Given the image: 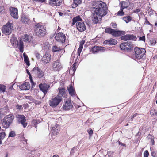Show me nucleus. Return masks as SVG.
<instances>
[{
  "instance_id": "46",
  "label": "nucleus",
  "mask_w": 157,
  "mask_h": 157,
  "mask_svg": "<svg viewBox=\"0 0 157 157\" xmlns=\"http://www.w3.org/2000/svg\"><path fill=\"white\" fill-rule=\"evenodd\" d=\"M114 152L111 151H108L107 154L109 156L112 157L113 155Z\"/></svg>"
},
{
  "instance_id": "6",
  "label": "nucleus",
  "mask_w": 157,
  "mask_h": 157,
  "mask_svg": "<svg viewBox=\"0 0 157 157\" xmlns=\"http://www.w3.org/2000/svg\"><path fill=\"white\" fill-rule=\"evenodd\" d=\"M13 26V24L10 23L9 22L8 23L5 25L3 26L2 29V33L6 35L10 34L12 32Z\"/></svg>"
},
{
  "instance_id": "61",
  "label": "nucleus",
  "mask_w": 157,
  "mask_h": 157,
  "mask_svg": "<svg viewBox=\"0 0 157 157\" xmlns=\"http://www.w3.org/2000/svg\"><path fill=\"white\" fill-rule=\"evenodd\" d=\"M36 57H37V58H40V55L38 53H36Z\"/></svg>"
},
{
  "instance_id": "3",
  "label": "nucleus",
  "mask_w": 157,
  "mask_h": 157,
  "mask_svg": "<svg viewBox=\"0 0 157 157\" xmlns=\"http://www.w3.org/2000/svg\"><path fill=\"white\" fill-rule=\"evenodd\" d=\"M135 52V57L134 59L136 60L137 62H139L140 61H138L139 60L142 59L144 55L145 54L146 51L145 49L143 48H139L137 47H136L134 49Z\"/></svg>"
},
{
  "instance_id": "42",
  "label": "nucleus",
  "mask_w": 157,
  "mask_h": 157,
  "mask_svg": "<svg viewBox=\"0 0 157 157\" xmlns=\"http://www.w3.org/2000/svg\"><path fill=\"white\" fill-rule=\"evenodd\" d=\"M150 114L152 115L157 116V111L154 109H152L150 111Z\"/></svg>"
},
{
  "instance_id": "13",
  "label": "nucleus",
  "mask_w": 157,
  "mask_h": 157,
  "mask_svg": "<svg viewBox=\"0 0 157 157\" xmlns=\"http://www.w3.org/2000/svg\"><path fill=\"white\" fill-rule=\"evenodd\" d=\"M11 16L14 18L17 19L18 18V14L17 9L15 7H11L9 9Z\"/></svg>"
},
{
  "instance_id": "17",
  "label": "nucleus",
  "mask_w": 157,
  "mask_h": 157,
  "mask_svg": "<svg viewBox=\"0 0 157 157\" xmlns=\"http://www.w3.org/2000/svg\"><path fill=\"white\" fill-rule=\"evenodd\" d=\"M51 132L53 135L55 136L57 135L59 131V127L57 124L55 126L52 125L51 127Z\"/></svg>"
},
{
  "instance_id": "7",
  "label": "nucleus",
  "mask_w": 157,
  "mask_h": 157,
  "mask_svg": "<svg viewBox=\"0 0 157 157\" xmlns=\"http://www.w3.org/2000/svg\"><path fill=\"white\" fill-rule=\"evenodd\" d=\"M16 118L19 124H21L24 128L26 127L28 123L26 122V117L24 115H17L16 116Z\"/></svg>"
},
{
  "instance_id": "64",
  "label": "nucleus",
  "mask_w": 157,
  "mask_h": 157,
  "mask_svg": "<svg viewBox=\"0 0 157 157\" xmlns=\"http://www.w3.org/2000/svg\"><path fill=\"white\" fill-rule=\"evenodd\" d=\"M59 13L60 16H62L63 14V13L60 12H59Z\"/></svg>"
},
{
  "instance_id": "5",
  "label": "nucleus",
  "mask_w": 157,
  "mask_h": 157,
  "mask_svg": "<svg viewBox=\"0 0 157 157\" xmlns=\"http://www.w3.org/2000/svg\"><path fill=\"white\" fill-rule=\"evenodd\" d=\"M105 32L106 33L110 34L114 36H117L124 35L125 32L124 31H116L111 28H107L105 29Z\"/></svg>"
},
{
  "instance_id": "25",
  "label": "nucleus",
  "mask_w": 157,
  "mask_h": 157,
  "mask_svg": "<svg viewBox=\"0 0 157 157\" xmlns=\"http://www.w3.org/2000/svg\"><path fill=\"white\" fill-rule=\"evenodd\" d=\"M3 119L11 124L14 119V116L13 115H8L5 117Z\"/></svg>"
},
{
  "instance_id": "18",
  "label": "nucleus",
  "mask_w": 157,
  "mask_h": 157,
  "mask_svg": "<svg viewBox=\"0 0 157 157\" xmlns=\"http://www.w3.org/2000/svg\"><path fill=\"white\" fill-rule=\"evenodd\" d=\"M59 90L58 96L59 98H67L66 92L65 89L64 88H59Z\"/></svg>"
},
{
  "instance_id": "62",
  "label": "nucleus",
  "mask_w": 157,
  "mask_h": 157,
  "mask_svg": "<svg viewBox=\"0 0 157 157\" xmlns=\"http://www.w3.org/2000/svg\"><path fill=\"white\" fill-rule=\"evenodd\" d=\"M156 43V40H153L152 41V45H154Z\"/></svg>"
},
{
  "instance_id": "55",
  "label": "nucleus",
  "mask_w": 157,
  "mask_h": 157,
  "mask_svg": "<svg viewBox=\"0 0 157 157\" xmlns=\"http://www.w3.org/2000/svg\"><path fill=\"white\" fill-rule=\"evenodd\" d=\"M30 80L31 83L32 84L33 86H35V83H34L33 81L32 78H30Z\"/></svg>"
},
{
  "instance_id": "43",
  "label": "nucleus",
  "mask_w": 157,
  "mask_h": 157,
  "mask_svg": "<svg viewBox=\"0 0 157 157\" xmlns=\"http://www.w3.org/2000/svg\"><path fill=\"white\" fill-rule=\"evenodd\" d=\"M40 121L39 119H36V120H33L32 121V124H34L35 125H36L40 123Z\"/></svg>"
},
{
  "instance_id": "56",
  "label": "nucleus",
  "mask_w": 157,
  "mask_h": 157,
  "mask_svg": "<svg viewBox=\"0 0 157 157\" xmlns=\"http://www.w3.org/2000/svg\"><path fill=\"white\" fill-rule=\"evenodd\" d=\"M111 25L113 28H116L117 26V24L113 22L111 23Z\"/></svg>"
},
{
  "instance_id": "33",
  "label": "nucleus",
  "mask_w": 157,
  "mask_h": 157,
  "mask_svg": "<svg viewBox=\"0 0 157 157\" xmlns=\"http://www.w3.org/2000/svg\"><path fill=\"white\" fill-rule=\"evenodd\" d=\"M49 47V45L48 43L47 42H46L44 43L42 46L43 49L46 51H47L48 50Z\"/></svg>"
},
{
  "instance_id": "19",
  "label": "nucleus",
  "mask_w": 157,
  "mask_h": 157,
  "mask_svg": "<svg viewBox=\"0 0 157 157\" xmlns=\"http://www.w3.org/2000/svg\"><path fill=\"white\" fill-rule=\"evenodd\" d=\"M105 50V48L103 47L95 46L92 49V52L93 53H96L99 51H104Z\"/></svg>"
},
{
  "instance_id": "38",
  "label": "nucleus",
  "mask_w": 157,
  "mask_h": 157,
  "mask_svg": "<svg viewBox=\"0 0 157 157\" xmlns=\"http://www.w3.org/2000/svg\"><path fill=\"white\" fill-rule=\"evenodd\" d=\"M123 19L126 23H128L131 21V17L130 16H127L124 17Z\"/></svg>"
},
{
  "instance_id": "8",
  "label": "nucleus",
  "mask_w": 157,
  "mask_h": 157,
  "mask_svg": "<svg viewBox=\"0 0 157 157\" xmlns=\"http://www.w3.org/2000/svg\"><path fill=\"white\" fill-rule=\"evenodd\" d=\"M133 47L132 43L130 42L123 43L120 45L121 49L125 51L131 50L132 48Z\"/></svg>"
},
{
  "instance_id": "35",
  "label": "nucleus",
  "mask_w": 157,
  "mask_h": 157,
  "mask_svg": "<svg viewBox=\"0 0 157 157\" xmlns=\"http://www.w3.org/2000/svg\"><path fill=\"white\" fill-rule=\"evenodd\" d=\"M76 63H74L72 66L70 70V73L72 72H73V73H74L75 72L76 70Z\"/></svg>"
},
{
  "instance_id": "29",
  "label": "nucleus",
  "mask_w": 157,
  "mask_h": 157,
  "mask_svg": "<svg viewBox=\"0 0 157 157\" xmlns=\"http://www.w3.org/2000/svg\"><path fill=\"white\" fill-rule=\"evenodd\" d=\"M73 3L72 5L73 8L77 7L79 4H80L82 2V0H73Z\"/></svg>"
},
{
  "instance_id": "4",
  "label": "nucleus",
  "mask_w": 157,
  "mask_h": 157,
  "mask_svg": "<svg viewBox=\"0 0 157 157\" xmlns=\"http://www.w3.org/2000/svg\"><path fill=\"white\" fill-rule=\"evenodd\" d=\"M35 31L36 35L39 36H44L46 33V30L43 25L40 23H38L35 25Z\"/></svg>"
},
{
  "instance_id": "26",
  "label": "nucleus",
  "mask_w": 157,
  "mask_h": 157,
  "mask_svg": "<svg viewBox=\"0 0 157 157\" xmlns=\"http://www.w3.org/2000/svg\"><path fill=\"white\" fill-rule=\"evenodd\" d=\"M120 4L121 5V8L122 9L127 8L129 5V2L128 1H122L120 2Z\"/></svg>"
},
{
  "instance_id": "16",
  "label": "nucleus",
  "mask_w": 157,
  "mask_h": 157,
  "mask_svg": "<svg viewBox=\"0 0 157 157\" xmlns=\"http://www.w3.org/2000/svg\"><path fill=\"white\" fill-rule=\"evenodd\" d=\"M39 87L40 90L45 94L47 92L48 90L50 87V86L45 83H44L39 84Z\"/></svg>"
},
{
  "instance_id": "12",
  "label": "nucleus",
  "mask_w": 157,
  "mask_h": 157,
  "mask_svg": "<svg viewBox=\"0 0 157 157\" xmlns=\"http://www.w3.org/2000/svg\"><path fill=\"white\" fill-rule=\"evenodd\" d=\"M62 101V99H51L49 101V105L52 108H55Z\"/></svg>"
},
{
  "instance_id": "20",
  "label": "nucleus",
  "mask_w": 157,
  "mask_h": 157,
  "mask_svg": "<svg viewBox=\"0 0 157 157\" xmlns=\"http://www.w3.org/2000/svg\"><path fill=\"white\" fill-rule=\"evenodd\" d=\"M67 90L69 94L73 97H75L76 92L72 84H70L67 87Z\"/></svg>"
},
{
  "instance_id": "48",
  "label": "nucleus",
  "mask_w": 157,
  "mask_h": 157,
  "mask_svg": "<svg viewBox=\"0 0 157 157\" xmlns=\"http://www.w3.org/2000/svg\"><path fill=\"white\" fill-rule=\"evenodd\" d=\"M117 142L119 144V145L122 146L124 147H126V144H125L121 142L119 140H118Z\"/></svg>"
},
{
  "instance_id": "63",
  "label": "nucleus",
  "mask_w": 157,
  "mask_h": 157,
  "mask_svg": "<svg viewBox=\"0 0 157 157\" xmlns=\"http://www.w3.org/2000/svg\"><path fill=\"white\" fill-rule=\"evenodd\" d=\"M134 117V116L132 115L130 117H129V118H130L131 119V121H132L133 120V118Z\"/></svg>"
},
{
  "instance_id": "52",
  "label": "nucleus",
  "mask_w": 157,
  "mask_h": 157,
  "mask_svg": "<svg viewBox=\"0 0 157 157\" xmlns=\"http://www.w3.org/2000/svg\"><path fill=\"white\" fill-rule=\"evenodd\" d=\"M88 132L90 136H91L93 134V131L92 129H90L88 131Z\"/></svg>"
},
{
  "instance_id": "51",
  "label": "nucleus",
  "mask_w": 157,
  "mask_h": 157,
  "mask_svg": "<svg viewBox=\"0 0 157 157\" xmlns=\"http://www.w3.org/2000/svg\"><path fill=\"white\" fill-rule=\"evenodd\" d=\"M151 155L153 157H156L157 156V155L156 154V152L155 151H154L151 152Z\"/></svg>"
},
{
  "instance_id": "31",
  "label": "nucleus",
  "mask_w": 157,
  "mask_h": 157,
  "mask_svg": "<svg viewBox=\"0 0 157 157\" xmlns=\"http://www.w3.org/2000/svg\"><path fill=\"white\" fill-rule=\"evenodd\" d=\"M23 56L24 59V61L28 66H29L30 65V63L28 56L25 53H23Z\"/></svg>"
},
{
  "instance_id": "57",
  "label": "nucleus",
  "mask_w": 157,
  "mask_h": 157,
  "mask_svg": "<svg viewBox=\"0 0 157 157\" xmlns=\"http://www.w3.org/2000/svg\"><path fill=\"white\" fill-rule=\"evenodd\" d=\"M140 11V10L139 9H137L133 11V12L136 13H137Z\"/></svg>"
},
{
  "instance_id": "37",
  "label": "nucleus",
  "mask_w": 157,
  "mask_h": 157,
  "mask_svg": "<svg viewBox=\"0 0 157 157\" xmlns=\"http://www.w3.org/2000/svg\"><path fill=\"white\" fill-rule=\"evenodd\" d=\"M6 89V86L0 84V92L4 93Z\"/></svg>"
},
{
  "instance_id": "10",
  "label": "nucleus",
  "mask_w": 157,
  "mask_h": 157,
  "mask_svg": "<svg viewBox=\"0 0 157 157\" xmlns=\"http://www.w3.org/2000/svg\"><path fill=\"white\" fill-rule=\"evenodd\" d=\"M55 38L58 42L63 43L65 41L66 36L62 32H59L56 34Z\"/></svg>"
},
{
  "instance_id": "9",
  "label": "nucleus",
  "mask_w": 157,
  "mask_h": 157,
  "mask_svg": "<svg viewBox=\"0 0 157 157\" xmlns=\"http://www.w3.org/2000/svg\"><path fill=\"white\" fill-rule=\"evenodd\" d=\"M76 25L78 30L80 32H83L86 29V26L81 18L79 21L77 22Z\"/></svg>"
},
{
  "instance_id": "50",
  "label": "nucleus",
  "mask_w": 157,
  "mask_h": 157,
  "mask_svg": "<svg viewBox=\"0 0 157 157\" xmlns=\"http://www.w3.org/2000/svg\"><path fill=\"white\" fill-rule=\"evenodd\" d=\"M82 48H82L81 47L80 48H79H79L78 49V52H77L78 56H80V54L82 51Z\"/></svg>"
},
{
  "instance_id": "27",
  "label": "nucleus",
  "mask_w": 157,
  "mask_h": 157,
  "mask_svg": "<svg viewBox=\"0 0 157 157\" xmlns=\"http://www.w3.org/2000/svg\"><path fill=\"white\" fill-rule=\"evenodd\" d=\"M1 124L2 125L3 128L6 129L9 128L10 125V124H9V123H8V122H7L6 121L4 120L3 119L1 121L0 124Z\"/></svg>"
},
{
  "instance_id": "45",
  "label": "nucleus",
  "mask_w": 157,
  "mask_h": 157,
  "mask_svg": "<svg viewBox=\"0 0 157 157\" xmlns=\"http://www.w3.org/2000/svg\"><path fill=\"white\" fill-rule=\"evenodd\" d=\"M31 100H33V102L36 105H39L41 103V101H38V100H35L34 99H31Z\"/></svg>"
},
{
  "instance_id": "22",
  "label": "nucleus",
  "mask_w": 157,
  "mask_h": 157,
  "mask_svg": "<svg viewBox=\"0 0 157 157\" xmlns=\"http://www.w3.org/2000/svg\"><path fill=\"white\" fill-rule=\"evenodd\" d=\"M62 0H49V4L51 6H59L62 2Z\"/></svg>"
},
{
  "instance_id": "15",
  "label": "nucleus",
  "mask_w": 157,
  "mask_h": 157,
  "mask_svg": "<svg viewBox=\"0 0 157 157\" xmlns=\"http://www.w3.org/2000/svg\"><path fill=\"white\" fill-rule=\"evenodd\" d=\"M51 56L50 54L46 53L44 54L42 58V62L44 64L48 63L51 59Z\"/></svg>"
},
{
  "instance_id": "44",
  "label": "nucleus",
  "mask_w": 157,
  "mask_h": 157,
  "mask_svg": "<svg viewBox=\"0 0 157 157\" xmlns=\"http://www.w3.org/2000/svg\"><path fill=\"white\" fill-rule=\"evenodd\" d=\"M6 133L5 132H2L0 133V141H2L1 140H3L5 137Z\"/></svg>"
},
{
  "instance_id": "49",
  "label": "nucleus",
  "mask_w": 157,
  "mask_h": 157,
  "mask_svg": "<svg viewBox=\"0 0 157 157\" xmlns=\"http://www.w3.org/2000/svg\"><path fill=\"white\" fill-rule=\"evenodd\" d=\"M17 109H19V110H21L23 109L22 106L21 105H17L16 106Z\"/></svg>"
},
{
  "instance_id": "14",
  "label": "nucleus",
  "mask_w": 157,
  "mask_h": 157,
  "mask_svg": "<svg viewBox=\"0 0 157 157\" xmlns=\"http://www.w3.org/2000/svg\"><path fill=\"white\" fill-rule=\"evenodd\" d=\"M62 66L58 60L54 62L52 68L54 71H59L62 68Z\"/></svg>"
},
{
  "instance_id": "23",
  "label": "nucleus",
  "mask_w": 157,
  "mask_h": 157,
  "mask_svg": "<svg viewBox=\"0 0 157 157\" xmlns=\"http://www.w3.org/2000/svg\"><path fill=\"white\" fill-rule=\"evenodd\" d=\"M20 88L22 90H29L30 88V85L29 82H24L19 86Z\"/></svg>"
},
{
  "instance_id": "30",
  "label": "nucleus",
  "mask_w": 157,
  "mask_h": 157,
  "mask_svg": "<svg viewBox=\"0 0 157 157\" xmlns=\"http://www.w3.org/2000/svg\"><path fill=\"white\" fill-rule=\"evenodd\" d=\"M21 20L22 22L25 24H26L29 21V19L27 15L23 14L22 15L21 17Z\"/></svg>"
},
{
  "instance_id": "28",
  "label": "nucleus",
  "mask_w": 157,
  "mask_h": 157,
  "mask_svg": "<svg viewBox=\"0 0 157 157\" xmlns=\"http://www.w3.org/2000/svg\"><path fill=\"white\" fill-rule=\"evenodd\" d=\"M34 69L37 71V75L38 78H41L44 76V72L39 68L37 67Z\"/></svg>"
},
{
  "instance_id": "21",
  "label": "nucleus",
  "mask_w": 157,
  "mask_h": 157,
  "mask_svg": "<svg viewBox=\"0 0 157 157\" xmlns=\"http://www.w3.org/2000/svg\"><path fill=\"white\" fill-rule=\"evenodd\" d=\"M121 39L122 40H123L125 41L129 40H136V37L134 36L131 35H126L124 36H122L121 37Z\"/></svg>"
},
{
  "instance_id": "60",
  "label": "nucleus",
  "mask_w": 157,
  "mask_h": 157,
  "mask_svg": "<svg viewBox=\"0 0 157 157\" xmlns=\"http://www.w3.org/2000/svg\"><path fill=\"white\" fill-rule=\"evenodd\" d=\"M73 106H74L76 108H78L80 107V105L76 104H74Z\"/></svg>"
},
{
  "instance_id": "36",
  "label": "nucleus",
  "mask_w": 157,
  "mask_h": 157,
  "mask_svg": "<svg viewBox=\"0 0 157 157\" xmlns=\"http://www.w3.org/2000/svg\"><path fill=\"white\" fill-rule=\"evenodd\" d=\"M149 139H151L150 142L151 144L152 145H153L155 144V142L154 140V137L152 135L149 134L148 136Z\"/></svg>"
},
{
  "instance_id": "58",
  "label": "nucleus",
  "mask_w": 157,
  "mask_h": 157,
  "mask_svg": "<svg viewBox=\"0 0 157 157\" xmlns=\"http://www.w3.org/2000/svg\"><path fill=\"white\" fill-rule=\"evenodd\" d=\"M33 1L37 2H44V0H33Z\"/></svg>"
},
{
  "instance_id": "11",
  "label": "nucleus",
  "mask_w": 157,
  "mask_h": 157,
  "mask_svg": "<svg viewBox=\"0 0 157 157\" xmlns=\"http://www.w3.org/2000/svg\"><path fill=\"white\" fill-rule=\"evenodd\" d=\"M69 100H66L64 104L63 105L62 108L65 111H68L71 109L73 106L72 105L71 99H68Z\"/></svg>"
},
{
  "instance_id": "34",
  "label": "nucleus",
  "mask_w": 157,
  "mask_h": 157,
  "mask_svg": "<svg viewBox=\"0 0 157 157\" xmlns=\"http://www.w3.org/2000/svg\"><path fill=\"white\" fill-rule=\"evenodd\" d=\"M80 19V18L79 16L76 17L73 19V22L72 24L73 25H74L75 23H77L78 21H79V20Z\"/></svg>"
},
{
  "instance_id": "41",
  "label": "nucleus",
  "mask_w": 157,
  "mask_h": 157,
  "mask_svg": "<svg viewBox=\"0 0 157 157\" xmlns=\"http://www.w3.org/2000/svg\"><path fill=\"white\" fill-rule=\"evenodd\" d=\"M124 9H122V8L117 13V15L118 16H122L124 15V13L123 11Z\"/></svg>"
},
{
  "instance_id": "1",
  "label": "nucleus",
  "mask_w": 157,
  "mask_h": 157,
  "mask_svg": "<svg viewBox=\"0 0 157 157\" xmlns=\"http://www.w3.org/2000/svg\"><path fill=\"white\" fill-rule=\"evenodd\" d=\"M107 13V9L105 3L101 1L96 2L93 19L94 23L97 24L100 22L102 17L106 15Z\"/></svg>"
},
{
  "instance_id": "24",
  "label": "nucleus",
  "mask_w": 157,
  "mask_h": 157,
  "mask_svg": "<svg viewBox=\"0 0 157 157\" xmlns=\"http://www.w3.org/2000/svg\"><path fill=\"white\" fill-rule=\"evenodd\" d=\"M117 41L116 40L112 39H110L104 42L105 44H110L114 45L117 44Z\"/></svg>"
},
{
  "instance_id": "54",
  "label": "nucleus",
  "mask_w": 157,
  "mask_h": 157,
  "mask_svg": "<svg viewBox=\"0 0 157 157\" xmlns=\"http://www.w3.org/2000/svg\"><path fill=\"white\" fill-rule=\"evenodd\" d=\"M84 41H82L80 42L79 47H81L82 48H83V46L84 44Z\"/></svg>"
},
{
  "instance_id": "59",
  "label": "nucleus",
  "mask_w": 157,
  "mask_h": 157,
  "mask_svg": "<svg viewBox=\"0 0 157 157\" xmlns=\"http://www.w3.org/2000/svg\"><path fill=\"white\" fill-rule=\"evenodd\" d=\"M23 107H24V109H25L29 107V105L28 104L26 103V104H25L23 105Z\"/></svg>"
},
{
  "instance_id": "32",
  "label": "nucleus",
  "mask_w": 157,
  "mask_h": 157,
  "mask_svg": "<svg viewBox=\"0 0 157 157\" xmlns=\"http://www.w3.org/2000/svg\"><path fill=\"white\" fill-rule=\"evenodd\" d=\"M62 49V48L58 47L56 45L53 46L52 47V52H55L58 51Z\"/></svg>"
},
{
  "instance_id": "39",
  "label": "nucleus",
  "mask_w": 157,
  "mask_h": 157,
  "mask_svg": "<svg viewBox=\"0 0 157 157\" xmlns=\"http://www.w3.org/2000/svg\"><path fill=\"white\" fill-rule=\"evenodd\" d=\"M24 40H22L23 42L24 41L25 42L29 43L30 41V40L29 39V37L27 35L25 36V37L23 39Z\"/></svg>"
},
{
  "instance_id": "40",
  "label": "nucleus",
  "mask_w": 157,
  "mask_h": 157,
  "mask_svg": "<svg viewBox=\"0 0 157 157\" xmlns=\"http://www.w3.org/2000/svg\"><path fill=\"white\" fill-rule=\"evenodd\" d=\"M16 135L15 132L13 131H12L10 132L9 133V137H15Z\"/></svg>"
},
{
  "instance_id": "2",
  "label": "nucleus",
  "mask_w": 157,
  "mask_h": 157,
  "mask_svg": "<svg viewBox=\"0 0 157 157\" xmlns=\"http://www.w3.org/2000/svg\"><path fill=\"white\" fill-rule=\"evenodd\" d=\"M10 42L12 46L16 48L18 47L20 51L22 53L24 51L23 42L21 40L17 41V38L15 37H13L10 39Z\"/></svg>"
},
{
  "instance_id": "53",
  "label": "nucleus",
  "mask_w": 157,
  "mask_h": 157,
  "mask_svg": "<svg viewBox=\"0 0 157 157\" xmlns=\"http://www.w3.org/2000/svg\"><path fill=\"white\" fill-rule=\"evenodd\" d=\"M140 40H142L145 41V36H143L142 37H140L139 38Z\"/></svg>"
},
{
  "instance_id": "47",
  "label": "nucleus",
  "mask_w": 157,
  "mask_h": 157,
  "mask_svg": "<svg viewBox=\"0 0 157 157\" xmlns=\"http://www.w3.org/2000/svg\"><path fill=\"white\" fill-rule=\"evenodd\" d=\"M149 155V153L147 150H146L144 151V157H148Z\"/></svg>"
}]
</instances>
